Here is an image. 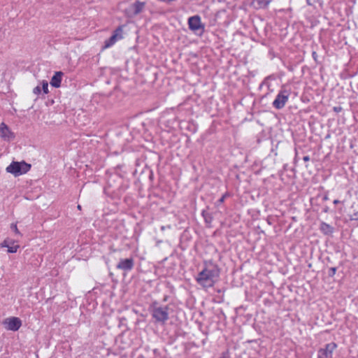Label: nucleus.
Here are the masks:
<instances>
[{"instance_id": "20e7f679", "label": "nucleus", "mask_w": 358, "mask_h": 358, "mask_svg": "<svg viewBox=\"0 0 358 358\" xmlns=\"http://www.w3.org/2000/svg\"><path fill=\"white\" fill-rule=\"evenodd\" d=\"M189 27L191 30L197 33H202L203 31L204 26L201 22V18L197 16H193L189 18L188 20Z\"/></svg>"}, {"instance_id": "4be33fe9", "label": "nucleus", "mask_w": 358, "mask_h": 358, "mask_svg": "<svg viewBox=\"0 0 358 358\" xmlns=\"http://www.w3.org/2000/svg\"><path fill=\"white\" fill-rule=\"evenodd\" d=\"M78 209H79V210H80V209H81V206H80V205H78Z\"/></svg>"}, {"instance_id": "9d476101", "label": "nucleus", "mask_w": 358, "mask_h": 358, "mask_svg": "<svg viewBox=\"0 0 358 358\" xmlns=\"http://www.w3.org/2000/svg\"><path fill=\"white\" fill-rule=\"evenodd\" d=\"M134 265L133 258L122 259L117 265V268L123 271H131Z\"/></svg>"}, {"instance_id": "6e6552de", "label": "nucleus", "mask_w": 358, "mask_h": 358, "mask_svg": "<svg viewBox=\"0 0 358 358\" xmlns=\"http://www.w3.org/2000/svg\"><path fill=\"white\" fill-rule=\"evenodd\" d=\"M145 3L141 1H136L131 4L129 8L127 9L126 12L129 17L136 15L142 12L144 9Z\"/></svg>"}, {"instance_id": "6ab92c4d", "label": "nucleus", "mask_w": 358, "mask_h": 358, "mask_svg": "<svg viewBox=\"0 0 358 358\" xmlns=\"http://www.w3.org/2000/svg\"><path fill=\"white\" fill-rule=\"evenodd\" d=\"M11 243V241L8 240H4L3 243H1V246L4 248H8L10 246L9 245Z\"/></svg>"}, {"instance_id": "7ed1b4c3", "label": "nucleus", "mask_w": 358, "mask_h": 358, "mask_svg": "<svg viewBox=\"0 0 358 358\" xmlns=\"http://www.w3.org/2000/svg\"><path fill=\"white\" fill-rule=\"evenodd\" d=\"M4 328L10 331H17L22 326V321L16 317L6 318L2 322Z\"/></svg>"}, {"instance_id": "0eeeda50", "label": "nucleus", "mask_w": 358, "mask_h": 358, "mask_svg": "<svg viewBox=\"0 0 358 358\" xmlns=\"http://www.w3.org/2000/svg\"><path fill=\"white\" fill-rule=\"evenodd\" d=\"M122 27H118L114 31L113 34L105 41L104 48H108L115 43V42L122 38Z\"/></svg>"}, {"instance_id": "f8f14e48", "label": "nucleus", "mask_w": 358, "mask_h": 358, "mask_svg": "<svg viewBox=\"0 0 358 358\" xmlns=\"http://www.w3.org/2000/svg\"><path fill=\"white\" fill-rule=\"evenodd\" d=\"M152 316L160 322H164L168 318V313L165 308H156L153 310Z\"/></svg>"}, {"instance_id": "2eb2a0df", "label": "nucleus", "mask_w": 358, "mask_h": 358, "mask_svg": "<svg viewBox=\"0 0 358 358\" xmlns=\"http://www.w3.org/2000/svg\"><path fill=\"white\" fill-rule=\"evenodd\" d=\"M320 229L326 234H331L333 231L332 227L327 224L322 223L320 226Z\"/></svg>"}, {"instance_id": "aec40b11", "label": "nucleus", "mask_w": 358, "mask_h": 358, "mask_svg": "<svg viewBox=\"0 0 358 358\" xmlns=\"http://www.w3.org/2000/svg\"><path fill=\"white\" fill-rule=\"evenodd\" d=\"M33 92H34V94H35L36 95L40 94L41 92V87L36 86V87H34V90H33Z\"/></svg>"}, {"instance_id": "f03ea898", "label": "nucleus", "mask_w": 358, "mask_h": 358, "mask_svg": "<svg viewBox=\"0 0 358 358\" xmlns=\"http://www.w3.org/2000/svg\"><path fill=\"white\" fill-rule=\"evenodd\" d=\"M31 169V164L22 161L20 162H13L8 166L6 167V171L12 173L15 176L24 174L27 173Z\"/></svg>"}, {"instance_id": "9b49d317", "label": "nucleus", "mask_w": 358, "mask_h": 358, "mask_svg": "<svg viewBox=\"0 0 358 358\" xmlns=\"http://www.w3.org/2000/svg\"><path fill=\"white\" fill-rule=\"evenodd\" d=\"M288 95L286 92H281L273 101V106L278 109L282 108L288 99Z\"/></svg>"}, {"instance_id": "ddd939ff", "label": "nucleus", "mask_w": 358, "mask_h": 358, "mask_svg": "<svg viewBox=\"0 0 358 358\" xmlns=\"http://www.w3.org/2000/svg\"><path fill=\"white\" fill-rule=\"evenodd\" d=\"M64 73L62 71L55 72L50 80V85L56 88H58L61 85L62 78Z\"/></svg>"}, {"instance_id": "4468645a", "label": "nucleus", "mask_w": 358, "mask_h": 358, "mask_svg": "<svg viewBox=\"0 0 358 358\" xmlns=\"http://www.w3.org/2000/svg\"><path fill=\"white\" fill-rule=\"evenodd\" d=\"M271 0H254L252 2L255 8H260L266 7Z\"/></svg>"}, {"instance_id": "a211bd4d", "label": "nucleus", "mask_w": 358, "mask_h": 358, "mask_svg": "<svg viewBox=\"0 0 358 358\" xmlns=\"http://www.w3.org/2000/svg\"><path fill=\"white\" fill-rule=\"evenodd\" d=\"M10 229L16 234H18V235H21L20 232L19 231L17 227V224H11L10 225Z\"/></svg>"}, {"instance_id": "412c9836", "label": "nucleus", "mask_w": 358, "mask_h": 358, "mask_svg": "<svg viewBox=\"0 0 358 358\" xmlns=\"http://www.w3.org/2000/svg\"><path fill=\"white\" fill-rule=\"evenodd\" d=\"M303 159H304L305 161H308V157H305L303 158Z\"/></svg>"}, {"instance_id": "f257e3e1", "label": "nucleus", "mask_w": 358, "mask_h": 358, "mask_svg": "<svg viewBox=\"0 0 358 358\" xmlns=\"http://www.w3.org/2000/svg\"><path fill=\"white\" fill-rule=\"evenodd\" d=\"M218 273L219 271L217 267L212 263H208L205 265L204 268L199 273L197 281L204 287H211L217 280Z\"/></svg>"}, {"instance_id": "f3484780", "label": "nucleus", "mask_w": 358, "mask_h": 358, "mask_svg": "<svg viewBox=\"0 0 358 358\" xmlns=\"http://www.w3.org/2000/svg\"><path fill=\"white\" fill-rule=\"evenodd\" d=\"M19 248L18 245H15L13 246H9L8 248V252L10 253H15L17 252V249Z\"/></svg>"}, {"instance_id": "39448f33", "label": "nucleus", "mask_w": 358, "mask_h": 358, "mask_svg": "<svg viewBox=\"0 0 358 358\" xmlns=\"http://www.w3.org/2000/svg\"><path fill=\"white\" fill-rule=\"evenodd\" d=\"M336 348L334 343L327 344L324 348L319 350L317 358H332L333 352Z\"/></svg>"}, {"instance_id": "423d86ee", "label": "nucleus", "mask_w": 358, "mask_h": 358, "mask_svg": "<svg viewBox=\"0 0 358 358\" xmlns=\"http://www.w3.org/2000/svg\"><path fill=\"white\" fill-rule=\"evenodd\" d=\"M122 27H118L114 31L113 34L105 41L104 48H108L115 43V42L122 38Z\"/></svg>"}, {"instance_id": "dca6fc26", "label": "nucleus", "mask_w": 358, "mask_h": 358, "mask_svg": "<svg viewBox=\"0 0 358 358\" xmlns=\"http://www.w3.org/2000/svg\"><path fill=\"white\" fill-rule=\"evenodd\" d=\"M42 89H43V91L45 94H48V83L47 81L45 80H43L42 82Z\"/></svg>"}, {"instance_id": "1a4fd4ad", "label": "nucleus", "mask_w": 358, "mask_h": 358, "mask_svg": "<svg viewBox=\"0 0 358 358\" xmlns=\"http://www.w3.org/2000/svg\"><path fill=\"white\" fill-rule=\"evenodd\" d=\"M0 138L6 141H10L15 138L14 134L8 127L3 122L0 124Z\"/></svg>"}]
</instances>
